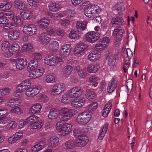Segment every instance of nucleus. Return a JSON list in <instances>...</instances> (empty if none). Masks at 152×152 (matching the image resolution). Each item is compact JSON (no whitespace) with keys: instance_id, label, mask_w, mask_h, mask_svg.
Here are the masks:
<instances>
[{"instance_id":"18","label":"nucleus","mask_w":152,"mask_h":152,"mask_svg":"<svg viewBox=\"0 0 152 152\" xmlns=\"http://www.w3.org/2000/svg\"><path fill=\"white\" fill-rule=\"evenodd\" d=\"M88 22L86 21H77L76 23L77 30L79 32L82 33V31L85 30L87 28V26Z\"/></svg>"},{"instance_id":"17","label":"nucleus","mask_w":152,"mask_h":152,"mask_svg":"<svg viewBox=\"0 0 152 152\" xmlns=\"http://www.w3.org/2000/svg\"><path fill=\"white\" fill-rule=\"evenodd\" d=\"M61 54L63 57L68 56L71 50L70 45L69 44L63 45L61 46Z\"/></svg>"},{"instance_id":"52","label":"nucleus","mask_w":152,"mask_h":152,"mask_svg":"<svg viewBox=\"0 0 152 152\" xmlns=\"http://www.w3.org/2000/svg\"><path fill=\"white\" fill-rule=\"evenodd\" d=\"M123 52L125 56L129 58H130L133 56V52L128 48L127 49H124Z\"/></svg>"},{"instance_id":"57","label":"nucleus","mask_w":152,"mask_h":152,"mask_svg":"<svg viewBox=\"0 0 152 152\" xmlns=\"http://www.w3.org/2000/svg\"><path fill=\"white\" fill-rule=\"evenodd\" d=\"M8 23V22H6L4 24L2 25L1 26H0V27L3 28L4 29L6 30H8L13 28V27H12L11 23Z\"/></svg>"},{"instance_id":"24","label":"nucleus","mask_w":152,"mask_h":152,"mask_svg":"<svg viewBox=\"0 0 152 152\" xmlns=\"http://www.w3.org/2000/svg\"><path fill=\"white\" fill-rule=\"evenodd\" d=\"M58 137L56 136H53L49 140V146L50 147H55L58 144Z\"/></svg>"},{"instance_id":"36","label":"nucleus","mask_w":152,"mask_h":152,"mask_svg":"<svg viewBox=\"0 0 152 152\" xmlns=\"http://www.w3.org/2000/svg\"><path fill=\"white\" fill-rule=\"evenodd\" d=\"M124 31L123 29L121 28L120 27L115 28L114 31L113 35L114 37H121L123 34Z\"/></svg>"},{"instance_id":"42","label":"nucleus","mask_w":152,"mask_h":152,"mask_svg":"<svg viewBox=\"0 0 152 152\" xmlns=\"http://www.w3.org/2000/svg\"><path fill=\"white\" fill-rule=\"evenodd\" d=\"M12 4L10 2H4L0 5V9L2 11H5L10 9L12 7Z\"/></svg>"},{"instance_id":"1","label":"nucleus","mask_w":152,"mask_h":152,"mask_svg":"<svg viewBox=\"0 0 152 152\" xmlns=\"http://www.w3.org/2000/svg\"><path fill=\"white\" fill-rule=\"evenodd\" d=\"M77 112V110L74 109L64 107L61 110V119L63 121H68L75 115Z\"/></svg>"},{"instance_id":"11","label":"nucleus","mask_w":152,"mask_h":152,"mask_svg":"<svg viewBox=\"0 0 152 152\" xmlns=\"http://www.w3.org/2000/svg\"><path fill=\"white\" fill-rule=\"evenodd\" d=\"M64 90V86L61 83L56 84L53 87L51 91V94L53 95H58L61 94Z\"/></svg>"},{"instance_id":"23","label":"nucleus","mask_w":152,"mask_h":152,"mask_svg":"<svg viewBox=\"0 0 152 152\" xmlns=\"http://www.w3.org/2000/svg\"><path fill=\"white\" fill-rule=\"evenodd\" d=\"M117 82L114 79H112L110 82L107 87V91L109 93L113 92L116 88Z\"/></svg>"},{"instance_id":"15","label":"nucleus","mask_w":152,"mask_h":152,"mask_svg":"<svg viewBox=\"0 0 152 152\" xmlns=\"http://www.w3.org/2000/svg\"><path fill=\"white\" fill-rule=\"evenodd\" d=\"M36 118H37L36 116H31L24 121H19L18 123V127L20 128H22L25 125L28 124L29 126L32 121H34L36 120Z\"/></svg>"},{"instance_id":"41","label":"nucleus","mask_w":152,"mask_h":152,"mask_svg":"<svg viewBox=\"0 0 152 152\" xmlns=\"http://www.w3.org/2000/svg\"><path fill=\"white\" fill-rule=\"evenodd\" d=\"M88 59L91 61H95L98 60L100 57V55L94 53H91L88 56Z\"/></svg>"},{"instance_id":"13","label":"nucleus","mask_w":152,"mask_h":152,"mask_svg":"<svg viewBox=\"0 0 152 152\" xmlns=\"http://www.w3.org/2000/svg\"><path fill=\"white\" fill-rule=\"evenodd\" d=\"M20 31L19 29H15L8 32V36L11 40L17 39L20 35Z\"/></svg>"},{"instance_id":"56","label":"nucleus","mask_w":152,"mask_h":152,"mask_svg":"<svg viewBox=\"0 0 152 152\" xmlns=\"http://www.w3.org/2000/svg\"><path fill=\"white\" fill-rule=\"evenodd\" d=\"M17 126V123L14 121H12L7 124L6 126V128L8 130L13 129Z\"/></svg>"},{"instance_id":"28","label":"nucleus","mask_w":152,"mask_h":152,"mask_svg":"<svg viewBox=\"0 0 152 152\" xmlns=\"http://www.w3.org/2000/svg\"><path fill=\"white\" fill-rule=\"evenodd\" d=\"M12 27H16L17 26L22 24L23 23L21 18L19 16L15 17L13 18L11 22Z\"/></svg>"},{"instance_id":"29","label":"nucleus","mask_w":152,"mask_h":152,"mask_svg":"<svg viewBox=\"0 0 152 152\" xmlns=\"http://www.w3.org/2000/svg\"><path fill=\"white\" fill-rule=\"evenodd\" d=\"M42 108V105L40 104H36L31 107L30 109V111L34 114L38 113L40 111Z\"/></svg>"},{"instance_id":"4","label":"nucleus","mask_w":152,"mask_h":152,"mask_svg":"<svg viewBox=\"0 0 152 152\" xmlns=\"http://www.w3.org/2000/svg\"><path fill=\"white\" fill-rule=\"evenodd\" d=\"M101 34L98 32H88L86 35V39L89 42L93 43L99 38Z\"/></svg>"},{"instance_id":"58","label":"nucleus","mask_w":152,"mask_h":152,"mask_svg":"<svg viewBox=\"0 0 152 152\" xmlns=\"http://www.w3.org/2000/svg\"><path fill=\"white\" fill-rule=\"evenodd\" d=\"M133 81L131 79L128 80L126 84L127 88L128 91L131 90L132 88Z\"/></svg>"},{"instance_id":"48","label":"nucleus","mask_w":152,"mask_h":152,"mask_svg":"<svg viewBox=\"0 0 152 152\" xmlns=\"http://www.w3.org/2000/svg\"><path fill=\"white\" fill-rule=\"evenodd\" d=\"M108 45L103 44L101 42H99L96 44L95 47V49L98 51H101L104 50L107 47Z\"/></svg>"},{"instance_id":"62","label":"nucleus","mask_w":152,"mask_h":152,"mask_svg":"<svg viewBox=\"0 0 152 152\" xmlns=\"http://www.w3.org/2000/svg\"><path fill=\"white\" fill-rule=\"evenodd\" d=\"M92 7L94 9L93 11L95 13V16L101 12V8L99 6L92 5Z\"/></svg>"},{"instance_id":"43","label":"nucleus","mask_w":152,"mask_h":152,"mask_svg":"<svg viewBox=\"0 0 152 152\" xmlns=\"http://www.w3.org/2000/svg\"><path fill=\"white\" fill-rule=\"evenodd\" d=\"M81 34L82 33L79 32L77 30V31H71L69 34V37L70 38L72 39H78Z\"/></svg>"},{"instance_id":"9","label":"nucleus","mask_w":152,"mask_h":152,"mask_svg":"<svg viewBox=\"0 0 152 152\" xmlns=\"http://www.w3.org/2000/svg\"><path fill=\"white\" fill-rule=\"evenodd\" d=\"M72 98H75L81 96L83 93V90L80 87H75L71 89L69 91Z\"/></svg>"},{"instance_id":"40","label":"nucleus","mask_w":152,"mask_h":152,"mask_svg":"<svg viewBox=\"0 0 152 152\" xmlns=\"http://www.w3.org/2000/svg\"><path fill=\"white\" fill-rule=\"evenodd\" d=\"M15 6L20 10H24L25 8V5L22 1L19 0H15L14 1Z\"/></svg>"},{"instance_id":"35","label":"nucleus","mask_w":152,"mask_h":152,"mask_svg":"<svg viewBox=\"0 0 152 152\" xmlns=\"http://www.w3.org/2000/svg\"><path fill=\"white\" fill-rule=\"evenodd\" d=\"M109 124L107 123H106L104 125L102 129V131L100 132L99 134L98 138L99 140H102L104 137L105 134L106 133L108 128Z\"/></svg>"},{"instance_id":"63","label":"nucleus","mask_w":152,"mask_h":152,"mask_svg":"<svg viewBox=\"0 0 152 152\" xmlns=\"http://www.w3.org/2000/svg\"><path fill=\"white\" fill-rule=\"evenodd\" d=\"M41 89V88L40 87L37 86L31 89L32 92L33 93V95L35 96L39 93Z\"/></svg>"},{"instance_id":"3","label":"nucleus","mask_w":152,"mask_h":152,"mask_svg":"<svg viewBox=\"0 0 152 152\" xmlns=\"http://www.w3.org/2000/svg\"><path fill=\"white\" fill-rule=\"evenodd\" d=\"M91 116L87 112H83L80 114L77 118V121L79 124H85L91 120Z\"/></svg>"},{"instance_id":"47","label":"nucleus","mask_w":152,"mask_h":152,"mask_svg":"<svg viewBox=\"0 0 152 152\" xmlns=\"http://www.w3.org/2000/svg\"><path fill=\"white\" fill-rule=\"evenodd\" d=\"M77 72L79 77L82 78H85L87 76V73L83 69H79L77 71Z\"/></svg>"},{"instance_id":"55","label":"nucleus","mask_w":152,"mask_h":152,"mask_svg":"<svg viewBox=\"0 0 152 152\" xmlns=\"http://www.w3.org/2000/svg\"><path fill=\"white\" fill-rule=\"evenodd\" d=\"M10 43L8 41H4L2 44L1 49L3 51H6L8 50L10 46Z\"/></svg>"},{"instance_id":"19","label":"nucleus","mask_w":152,"mask_h":152,"mask_svg":"<svg viewBox=\"0 0 152 152\" xmlns=\"http://www.w3.org/2000/svg\"><path fill=\"white\" fill-rule=\"evenodd\" d=\"M27 64V61L23 58L18 59L16 61V68L21 70L25 67Z\"/></svg>"},{"instance_id":"21","label":"nucleus","mask_w":152,"mask_h":152,"mask_svg":"<svg viewBox=\"0 0 152 152\" xmlns=\"http://www.w3.org/2000/svg\"><path fill=\"white\" fill-rule=\"evenodd\" d=\"M114 8L117 11L118 15H122L124 11V4L122 2H118L115 4Z\"/></svg>"},{"instance_id":"61","label":"nucleus","mask_w":152,"mask_h":152,"mask_svg":"<svg viewBox=\"0 0 152 152\" xmlns=\"http://www.w3.org/2000/svg\"><path fill=\"white\" fill-rule=\"evenodd\" d=\"M77 45L79 47L80 49L83 50L84 53L85 52L87 47V45L86 44L83 42L80 43Z\"/></svg>"},{"instance_id":"27","label":"nucleus","mask_w":152,"mask_h":152,"mask_svg":"<svg viewBox=\"0 0 152 152\" xmlns=\"http://www.w3.org/2000/svg\"><path fill=\"white\" fill-rule=\"evenodd\" d=\"M73 67L70 65L65 66L63 69V74L64 76L67 77L71 74L73 70Z\"/></svg>"},{"instance_id":"64","label":"nucleus","mask_w":152,"mask_h":152,"mask_svg":"<svg viewBox=\"0 0 152 152\" xmlns=\"http://www.w3.org/2000/svg\"><path fill=\"white\" fill-rule=\"evenodd\" d=\"M74 53L75 54L77 55H82L84 53L77 45H76L74 50Z\"/></svg>"},{"instance_id":"39","label":"nucleus","mask_w":152,"mask_h":152,"mask_svg":"<svg viewBox=\"0 0 152 152\" xmlns=\"http://www.w3.org/2000/svg\"><path fill=\"white\" fill-rule=\"evenodd\" d=\"M69 91L67 93L65 94L63 96L61 99V102L64 104H67L69 103L70 102V99L72 98V96L70 95Z\"/></svg>"},{"instance_id":"59","label":"nucleus","mask_w":152,"mask_h":152,"mask_svg":"<svg viewBox=\"0 0 152 152\" xmlns=\"http://www.w3.org/2000/svg\"><path fill=\"white\" fill-rule=\"evenodd\" d=\"M110 39L108 37H104L101 39L99 41V42H101L103 44L107 45L110 42Z\"/></svg>"},{"instance_id":"8","label":"nucleus","mask_w":152,"mask_h":152,"mask_svg":"<svg viewBox=\"0 0 152 152\" xmlns=\"http://www.w3.org/2000/svg\"><path fill=\"white\" fill-rule=\"evenodd\" d=\"M31 85V81L29 80H26L22 81L17 87L19 92H23L30 88Z\"/></svg>"},{"instance_id":"31","label":"nucleus","mask_w":152,"mask_h":152,"mask_svg":"<svg viewBox=\"0 0 152 152\" xmlns=\"http://www.w3.org/2000/svg\"><path fill=\"white\" fill-rule=\"evenodd\" d=\"M87 69L89 73H95L98 70V67L96 64H90L88 65Z\"/></svg>"},{"instance_id":"2","label":"nucleus","mask_w":152,"mask_h":152,"mask_svg":"<svg viewBox=\"0 0 152 152\" xmlns=\"http://www.w3.org/2000/svg\"><path fill=\"white\" fill-rule=\"evenodd\" d=\"M57 130L61 132L63 135H65L71 131V125L69 124H65L63 125L61 124V122H58L56 125Z\"/></svg>"},{"instance_id":"33","label":"nucleus","mask_w":152,"mask_h":152,"mask_svg":"<svg viewBox=\"0 0 152 152\" xmlns=\"http://www.w3.org/2000/svg\"><path fill=\"white\" fill-rule=\"evenodd\" d=\"M59 47L58 42L56 41H53L51 42L48 48L50 50L56 52L58 49Z\"/></svg>"},{"instance_id":"60","label":"nucleus","mask_w":152,"mask_h":152,"mask_svg":"<svg viewBox=\"0 0 152 152\" xmlns=\"http://www.w3.org/2000/svg\"><path fill=\"white\" fill-rule=\"evenodd\" d=\"M29 4L31 6L37 7L38 4V1L35 0H27Z\"/></svg>"},{"instance_id":"53","label":"nucleus","mask_w":152,"mask_h":152,"mask_svg":"<svg viewBox=\"0 0 152 152\" xmlns=\"http://www.w3.org/2000/svg\"><path fill=\"white\" fill-rule=\"evenodd\" d=\"M19 48L20 47L18 44L15 42L13 43L10 48V50H11L13 53L18 50Z\"/></svg>"},{"instance_id":"51","label":"nucleus","mask_w":152,"mask_h":152,"mask_svg":"<svg viewBox=\"0 0 152 152\" xmlns=\"http://www.w3.org/2000/svg\"><path fill=\"white\" fill-rule=\"evenodd\" d=\"M33 49V47L32 45L28 43L23 45L22 47V50L25 51H29L32 50Z\"/></svg>"},{"instance_id":"26","label":"nucleus","mask_w":152,"mask_h":152,"mask_svg":"<svg viewBox=\"0 0 152 152\" xmlns=\"http://www.w3.org/2000/svg\"><path fill=\"white\" fill-rule=\"evenodd\" d=\"M32 116H36V120L34 121H32L29 125H31V127L32 129H39L42 126V124L41 123L37 122L38 117L36 115H33Z\"/></svg>"},{"instance_id":"38","label":"nucleus","mask_w":152,"mask_h":152,"mask_svg":"<svg viewBox=\"0 0 152 152\" xmlns=\"http://www.w3.org/2000/svg\"><path fill=\"white\" fill-rule=\"evenodd\" d=\"M56 77L54 74L50 73L46 77V81L48 83H53L56 82Z\"/></svg>"},{"instance_id":"12","label":"nucleus","mask_w":152,"mask_h":152,"mask_svg":"<svg viewBox=\"0 0 152 152\" xmlns=\"http://www.w3.org/2000/svg\"><path fill=\"white\" fill-rule=\"evenodd\" d=\"M39 42L42 45L47 44L51 40V36L47 32H43L38 36Z\"/></svg>"},{"instance_id":"54","label":"nucleus","mask_w":152,"mask_h":152,"mask_svg":"<svg viewBox=\"0 0 152 152\" xmlns=\"http://www.w3.org/2000/svg\"><path fill=\"white\" fill-rule=\"evenodd\" d=\"M10 91V89L6 88L0 90V95L5 96L9 94Z\"/></svg>"},{"instance_id":"34","label":"nucleus","mask_w":152,"mask_h":152,"mask_svg":"<svg viewBox=\"0 0 152 152\" xmlns=\"http://www.w3.org/2000/svg\"><path fill=\"white\" fill-rule=\"evenodd\" d=\"M58 116V114L57 111L54 108L51 109L48 115L49 118L51 120H53L56 118Z\"/></svg>"},{"instance_id":"10","label":"nucleus","mask_w":152,"mask_h":152,"mask_svg":"<svg viewBox=\"0 0 152 152\" xmlns=\"http://www.w3.org/2000/svg\"><path fill=\"white\" fill-rule=\"evenodd\" d=\"M62 59L61 58L53 56H48L45 57V64L51 66H53L57 63L58 61Z\"/></svg>"},{"instance_id":"6","label":"nucleus","mask_w":152,"mask_h":152,"mask_svg":"<svg viewBox=\"0 0 152 152\" xmlns=\"http://www.w3.org/2000/svg\"><path fill=\"white\" fill-rule=\"evenodd\" d=\"M23 31L25 34L30 36L33 35L37 32L35 26L33 24L25 25L23 27Z\"/></svg>"},{"instance_id":"20","label":"nucleus","mask_w":152,"mask_h":152,"mask_svg":"<svg viewBox=\"0 0 152 152\" xmlns=\"http://www.w3.org/2000/svg\"><path fill=\"white\" fill-rule=\"evenodd\" d=\"M86 103L84 99H74L72 102V106L74 107H79L84 106Z\"/></svg>"},{"instance_id":"16","label":"nucleus","mask_w":152,"mask_h":152,"mask_svg":"<svg viewBox=\"0 0 152 152\" xmlns=\"http://www.w3.org/2000/svg\"><path fill=\"white\" fill-rule=\"evenodd\" d=\"M76 145L79 147H84L88 142V139L87 137L81 135L77 138L76 141Z\"/></svg>"},{"instance_id":"37","label":"nucleus","mask_w":152,"mask_h":152,"mask_svg":"<svg viewBox=\"0 0 152 152\" xmlns=\"http://www.w3.org/2000/svg\"><path fill=\"white\" fill-rule=\"evenodd\" d=\"M86 96L87 99L90 100L94 99L96 98V95L95 93L93 91L89 89H88L86 90Z\"/></svg>"},{"instance_id":"22","label":"nucleus","mask_w":152,"mask_h":152,"mask_svg":"<svg viewBox=\"0 0 152 152\" xmlns=\"http://www.w3.org/2000/svg\"><path fill=\"white\" fill-rule=\"evenodd\" d=\"M49 10L53 12H56L59 10L61 6L58 2H50L48 5Z\"/></svg>"},{"instance_id":"45","label":"nucleus","mask_w":152,"mask_h":152,"mask_svg":"<svg viewBox=\"0 0 152 152\" xmlns=\"http://www.w3.org/2000/svg\"><path fill=\"white\" fill-rule=\"evenodd\" d=\"M20 15L25 20L29 19L31 15L30 12L28 10L22 11L20 12Z\"/></svg>"},{"instance_id":"46","label":"nucleus","mask_w":152,"mask_h":152,"mask_svg":"<svg viewBox=\"0 0 152 152\" xmlns=\"http://www.w3.org/2000/svg\"><path fill=\"white\" fill-rule=\"evenodd\" d=\"M44 147V145L42 143H37L34 145L32 148L31 150L33 152H38Z\"/></svg>"},{"instance_id":"14","label":"nucleus","mask_w":152,"mask_h":152,"mask_svg":"<svg viewBox=\"0 0 152 152\" xmlns=\"http://www.w3.org/2000/svg\"><path fill=\"white\" fill-rule=\"evenodd\" d=\"M112 27H115L117 26L123 25L125 23L124 20L121 17L119 16L113 17L111 21Z\"/></svg>"},{"instance_id":"5","label":"nucleus","mask_w":152,"mask_h":152,"mask_svg":"<svg viewBox=\"0 0 152 152\" xmlns=\"http://www.w3.org/2000/svg\"><path fill=\"white\" fill-rule=\"evenodd\" d=\"M34 71L30 72L28 76L31 79H35L42 76L45 72V69L42 67H38Z\"/></svg>"},{"instance_id":"49","label":"nucleus","mask_w":152,"mask_h":152,"mask_svg":"<svg viewBox=\"0 0 152 152\" xmlns=\"http://www.w3.org/2000/svg\"><path fill=\"white\" fill-rule=\"evenodd\" d=\"M76 144V142L73 140H68L65 143L66 148L69 149L74 148Z\"/></svg>"},{"instance_id":"7","label":"nucleus","mask_w":152,"mask_h":152,"mask_svg":"<svg viewBox=\"0 0 152 152\" xmlns=\"http://www.w3.org/2000/svg\"><path fill=\"white\" fill-rule=\"evenodd\" d=\"M89 1H88L83 4V6H86L84 10V14L86 17L91 18L95 16V13L93 11L92 5H89Z\"/></svg>"},{"instance_id":"50","label":"nucleus","mask_w":152,"mask_h":152,"mask_svg":"<svg viewBox=\"0 0 152 152\" xmlns=\"http://www.w3.org/2000/svg\"><path fill=\"white\" fill-rule=\"evenodd\" d=\"M116 60L115 56H110L108 59V64L112 68H113L115 65V61Z\"/></svg>"},{"instance_id":"25","label":"nucleus","mask_w":152,"mask_h":152,"mask_svg":"<svg viewBox=\"0 0 152 152\" xmlns=\"http://www.w3.org/2000/svg\"><path fill=\"white\" fill-rule=\"evenodd\" d=\"M37 23L40 27L45 28L48 26L50 21L48 19L44 18L40 19Z\"/></svg>"},{"instance_id":"30","label":"nucleus","mask_w":152,"mask_h":152,"mask_svg":"<svg viewBox=\"0 0 152 152\" xmlns=\"http://www.w3.org/2000/svg\"><path fill=\"white\" fill-rule=\"evenodd\" d=\"M38 63L37 60H31L28 64V67L32 71L38 68Z\"/></svg>"},{"instance_id":"44","label":"nucleus","mask_w":152,"mask_h":152,"mask_svg":"<svg viewBox=\"0 0 152 152\" xmlns=\"http://www.w3.org/2000/svg\"><path fill=\"white\" fill-rule=\"evenodd\" d=\"M84 132V131L82 129L80 128H76L73 130V135L77 138L79 136L83 135V134Z\"/></svg>"},{"instance_id":"32","label":"nucleus","mask_w":152,"mask_h":152,"mask_svg":"<svg viewBox=\"0 0 152 152\" xmlns=\"http://www.w3.org/2000/svg\"><path fill=\"white\" fill-rule=\"evenodd\" d=\"M112 106V104L111 103H108L105 105L102 114V115L104 117L106 118Z\"/></svg>"}]
</instances>
